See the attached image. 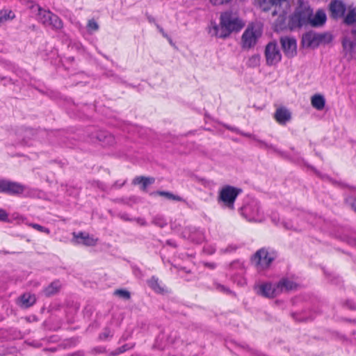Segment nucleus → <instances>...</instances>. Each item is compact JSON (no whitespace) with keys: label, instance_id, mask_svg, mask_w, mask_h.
Returning a JSON list of instances; mask_svg holds the SVG:
<instances>
[{"label":"nucleus","instance_id":"1","mask_svg":"<svg viewBox=\"0 0 356 356\" xmlns=\"http://www.w3.org/2000/svg\"><path fill=\"white\" fill-rule=\"evenodd\" d=\"M220 28L215 23L211 22L209 33L211 36L225 38L233 31H240L244 23L237 16L230 12H225L220 16Z\"/></svg>","mask_w":356,"mask_h":356},{"label":"nucleus","instance_id":"2","mask_svg":"<svg viewBox=\"0 0 356 356\" xmlns=\"http://www.w3.org/2000/svg\"><path fill=\"white\" fill-rule=\"evenodd\" d=\"M242 192L241 188L229 185L225 186L219 191L218 202L224 207L230 210L234 209V202Z\"/></svg>","mask_w":356,"mask_h":356},{"label":"nucleus","instance_id":"3","mask_svg":"<svg viewBox=\"0 0 356 356\" xmlns=\"http://www.w3.org/2000/svg\"><path fill=\"white\" fill-rule=\"evenodd\" d=\"M254 5L264 11L275 7L273 15L279 14L280 15H286L290 7L288 0H254Z\"/></svg>","mask_w":356,"mask_h":356},{"label":"nucleus","instance_id":"4","mask_svg":"<svg viewBox=\"0 0 356 356\" xmlns=\"http://www.w3.org/2000/svg\"><path fill=\"white\" fill-rule=\"evenodd\" d=\"M241 214L250 222H261L264 220V212L261 210L259 202L251 200L241 207Z\"/></svg>","mask_w":356,"mask_h":356},{"label":"nucleus","instance_id":"5","mask_svg":"<svg viewBox=\"0 0 356 356\" xmlns=\"http://www.w3.org/2000/svg\"><path fill=\"white\" fill-rule=\"evenodd\" d=\"M276 257L274 250L263 248L254 253L252 259L259 269L263 270L268 268Z\"/></svg>","mask_w":356,"mask_h":356},{"label":"nucleus","instance_id":"6","mask_svg":"<svg viewBox=\"0 0 356 356\" xmlns=\"http://www.w3.org/2000/svg\"><path fill=\"white\" fill-rule=\"evenodd\" d=\"M245 272V263L240 260H236L229 264L227 275L238 286H244L246 284V279L244 277Z\"/></svg>","mask_w":356,"mask_h":356},{"label":"nucleus","instance_id":"7","mask_svg":"<svg viewBox=\"0 0 356 356\" xmlns=\"http://www.w3.org/2000/svg\"><path fill=\"white\" fill-rule=\"evenodd\" d=\"M311 15L312 10L310 8L302 6L298 7L289 18V26L290 29H294L308 24Z\"/></svg>","mask_w":356,"mask_h":356},{"label":"nucleus","instance_id":"8","mask_svg":"<svg viewBox=\"0 0 356 356\" xmlns=\"http://www.w3.org/2000/svg\"><path fill=\"white\" fill-rule=\"evenodd\" d=\"M38 11V19L45 26L51 27L55 29L62 28L63 23L60 19L49 10H46L37 6Z\"/></svg>","mask_w":356,"mask_h":356},{"label":"nucleus","instance_id":"9","mask_svg":"<svg viewBox=\"0 0 356 356\" xmlns=\"http://www.w3.org/2000/svg\"><path fill=\"white\" fill-rule=\"evenodd\" d=\"M265 56L268 65H275L281 60L282 55L276 42H272L266 45Z\"/></svg>","mask_w":356,"mask_h":356},{"label":"nucleus","instance_id":"10","mask_svg":"<svg viewBox=\"0 0 356 356\" xmlns=\"http://www.w3.org/2000/svg\"><path fill=\"white\" fill-rule=\"evenodd\" d=\"M257 293L265 298H274L279 294L277 284L270 282H264L255 286Z\"/></svg>","mask_w":356,"mask_h":356},{"label":"nucleus","instance_id":"11","mask_svg":"<svg viewBox=\"0 0 356 356\" xmlns=\"http://www.w3.org/2000/svg\"><path fill=\"white\" fill-rule=\"evenodd\" d=\"M260 35V32L253 26H249L242 35V43L244 48L253 47Z\"/></svg>","mask_w":356,"mask_h":356},{"label":"nucleus","instance_id":"12","mask_svg":"<svg viewBox=\"0 0 356 356\" xmlns=\"http://www.w3.org/2000/svg\"><path fill=\"white\" fill-rule=\"evenodd\" d=\"M72 242L74 244H83L86 246H94L97 242V238L90 236L86 232H73Z\"/></svg>","mask_w":356,"mask_h":356},{"label":"nucleus","instance_id":"13","mask_svg":"<svg viewBox=\"0 0 356 356\" xmlns=\"http://www.w3.org/2000/svg\"><path fill=\"white\" fill-rule=\"evenodd\" d=\"M23 138L22 139V143L26 145H33V143L30 141L32 138H42L44 136H49L50 133L45 130L35 131L32 129H26L22 131ZM53 132H51V134Z\"/></svg>","mask_w":356,"mask_h":356},{"label":"nucleus","instance_id":"14","mask_svg":"<svg viewBox=\"0 0 356 356\" xmlns=\"http://www.w3.org/2000/svg\"><path fill=\"white\" fill-rule=\"evenodd\" d=\"M284 54L288 57H293L296 54V40L293 38L284 37L280 40Z\"/></svg>","mask_w":356,"mask_h":356},{"label":"nucleus","instance_id":"15","mask_svg":"<svg viewBox=\"0 0 356 356\" xmlns=\"http://www.w3.org/2000/svg\"><path fill=\"white\" fill-rule=\"evenodd\" d=\"M331 16L337 19L344 15L346 7L345 3L340 0H332L329 6Z\"/></svg>","mask_w":356,"mask_h":356},{"label":"nucleus","instance_id":"16","mask_svg":"<svg viewBox=\"0 0 356 356\" xmlns=\"http://www.w3.org/2000/svg\"><path fill=\"white\" fill-rule=\"evenodd\" d=\"M230 129L243 136L250 138L252 140L256 141L258 143V146L260 148H263V149H265L267 150H271L273 152H277V149L275 146H273V145L268 144L264 140H259L256 135H254V134H252L250 133L243 132L236 128H231Z\"/></svg>","mask_w":356,"mask_h":356},{"label":"nucleus","instance_id":"17","mask_svg":"<svg viewBox=\"0 0 356 356\" xmlns=\"http://www.w3.org/2000/svg\"><path fill=\"white\" fill-rule=\"evenodd\" d=\"M274 118L281 125H285L291 119V113L285 107H280L274 113Z\"/></svg>","mask_w":356,"mask_h":356},{"label":"nucleus","instance_id":"18","mask_svg":"<svg viewBox=\"0 0 356 356\" xmlns=\"http://www.w3.org/2000/svg\"><path fill=\"white\" fill-rule=\"evenodd\" d=\"M26 191V187L19 183L7 180L5 193L10 195L24 194Z\"/></svg>","mask_w":356,"mask_h":356},{"label":"nucleus","instance_id":"19","mask_svg":"<svg viewBox=\"0 0 356 356\" xmlns=\"http://www.w3.org/2000/svg\"><path fill=\"white\" fill-rule=\"evenodd\" d=\"M327 19L325 13L323 10H318L315 15L309 17L308 24L313 27H318L323 26Z\"/></svg>","mask_w":356,"mask_h":356},{"label":"nucleus","instance_id":"20","mask_svg":"<svg viewBox=\"0 0 356 356\" xmlns=\"http://www.w3.org/2000/svg\"><path fill=\"white\" fill-rule=\"evenodd\" d=\"M279 293L289 290H293L296 288L297 284L288 278L282 279L277 284Z\"/></svg>","mask_w":356,"mask_h":356},{"label":"nucleus","instance_id":"21","mask_svg":"<svg viewBox=\"0 0 356 356\" xmlns=\"http://www.w3.org/2000/svg\"><path fill=\"white\" fill-rule=\"evenodd\" d=\"M188 238L194 243H200L204 239V234L203 232L199 229L195 227L190 228Z\"/></svg>","mask_w":356,"mask_h":356},{"label":"nucleus","instance_id":"22","mask_svg":"<svg viewBox=\"0 0 356 356\" xmlns=\"http://www.w3.org/2000/svg\"><path fill=\"white\" fill-rule=\"evenodd\" d=\"M147 284L156 293H163L165 291L162 283L159 280V278L155 276H152L147 281Z\"/></svg>","mask_w":356,"mask_h":356},{"label":"nucleus","instance_id":"23","mask_svg":"<svg viewBox=\"0 0 356 356\" xmlns=\"http://www.w3.org/2000/svg\"><path fill=\"white\" fill-rule=\"evenodd\" d=\"M312 106L318 111H322L325 106V99L320 94H316L311 98Z\"/></svg>","mask_w":356,"mask_h":356},{"label":"nucleus","instance_id":"24","mask_svg":"<svg viewBox=\"0 0 356 356\" xmlns=\"http://www.w3.org/2000/svg\"><path fill=\"white\" fill-rule=\"evenodd\" d=\"M36 301L35 295L29 293L23 294L19 298V304L22 307L28 308L32 306Z\"/></svg>","mask_w":356,"mask_h":356},{"label":"nucleus","instance_id":"25","mask_svg":"<svg viewBox=\"0 0 356 356\" xmlns=\"http://www.w3.org/2000/svg\"><path fill=\"white\" fill-rule=\"evenodd\" d=\"M155 181V179L154 177H145L143 176L136 177L133 180V184H142L141 189L143 191H145L147 186L154 184Z\"/></svg>","mask_w":356,"mask_h":356},{"label":"nucleus","instance_id":"26","mask_svg":"<svg viewBox=\"0 0 356 356\" xmlns=\"http://www.w3.org/2000/svg\"><path fill=\"white\" fill-rule=\"evenodd\" d=\"M323 36L321 35H316L312 33H307L303 36V42L308 47H312L315 44L316 42L321 41Z\"/></svg>","mask_w":356,"mask_h":356},{"label":"nucleus","instance_id":"27","mask_svg":"<svg viewBox=\"0 0 356 356\" xmlns=\"http://www.w3.org/2000/svg\"><path fill=\"white\" fill-rule=\"evenodd\" d=\"M151 195H160L165 197L168 200H175L177 202H181L183 201V198L179 195H174L173 193L168 191H155L151 193Z\"/></svg>","mask_w":356,"mask_h":356},{"label":"nucleus","instance_id":"28","mask_svg":"<svg viewBox=\"0 0 356 356\" xmlns=\"http://www.w3.org/2000/svg\"><path fill=\"white\" fill-rule=\"evenodd\" d=\"M60 283L59 281H54L51 282L44 290V293L47 296H50L56 293L60 288Z\"/></svg>","mask_w":356,"mask_h":356},{"label":"nucleus","instance_id":"29","mask_svg":"<svg viewBox=\"0 0 356 356\" xmlns=\"http://www.w3.org/2000/svg\"><path fill=\"white\" fill-rule=\"evenodd\" d=\"M14 17H15V15L11 10H1L0 11V24L8 19H13Z\"/></svg>","mask_w":356,"mask_h":356},{"label":"nucleus","instance_id":"30","mask_svg":"<svg viewBox=\"0 0 356 356\" xmlns=\"http://www.w3.org/2000/svg\"><path fill=\"white\" fill-rule=\"evenodd\" d=\"M152 223L162 228L167 225V220L163 216L156 215L153 218Z\"/></svg>","mask_w":356,"mask_h":356},{"label":"nucleus","instance_id":"31","mask_svg":"<svg viewBox=\"0 0 356 356\" xmlns=\"http://www.w3.org/2000/svg\"><path fill=\"white\" fill-rule=\"evenodd\" d=\"M126 183V181L124 180V181H116L110 188L109 189L110 190H112V189H116V188H121L122 186L124 185V184ZM99 187L102 190V191H107L108 190V188L104 184H100V185L99 186Z\"/></svg>","mask_w":356,"mask_h":356},{"label":"nucleus","instance_id":"32","mask_svg":"<svg viewBox=\"0 0 356 356\" xmlns=\"http://www.w3.org/2000/svg\"><path fill=\"white\" fill-rule=\"evenodd\" d=\"M345 23L347 24H351L356 22V9H352L349 10L346 17L344 19Z\"/></svg>","mask_w":356,"mask_h":356},{"label":"nucleus","instance_id":"33","mask_svg":"<svg viewBox=\"0 0 356 356\" xmlns=\"http://www.w3.org/2000/svg\"><path fill=\"white\" fill-rule=\"evenodd\" d=\"M343 49L352 53L355 47V42L349 39H344L342 42Z\"/></svg>","mask_w":356,"mask_h":356},{"label":"nucleus","instance_id":"34","mask_svg":"<svg viewBox=\"0 0 356 356\" xmlns=\"http://www.w3.org/2000/svg\"><path fill=\"white\" fill-rule=\"evenodd\" d=\"M86 28L88 31L91 34L93 32L98 31L99 25L95 19H90L88 22Z\"/></svg>","mask_w":356,"mask_h":356},{"label":"nucleus","instance_id":"35","mask_svg":"<svg viewBox=\"0 0 356 356\" xmlns=\"http://www.w3.org/2000/svg\"><path fill=\"white\" fill-rule=\"evenodd\" d=\"M113 332L109 328H105L103 332L100 334L99 338L103 340L108 339L112 337Z\"/></svg>","mask_w":356,"mask_h":356},{"label":"nucleus","instance_id":"36","mask_svg":"<svg viewBox=\"0 0 356 356\" xmlns=\"http://www.w3.org/2000/svg\"><path fill=\"white\" fill-rule=\"evenodd\" d=\"M115 294L126 300L130 298V293L127 290L118 289L115 291Z\"/></svg>","mask_w":356,"mask_h":356},{"label":"nucleus","instance_id":"37","mask_svg":"<svg viewBox=\"0 0 356 356\" xmlns=\"http://www.w3.org/2000/svg\"><path fill=\"white\" fill-rule=\"evenodd\" d=\"M29 226L33 227V229L40 232H44V233H46V234H49L50 233V231L48 228L45 227H43L42 225H40L38 224H36V223H31L29 224Z\"/></svg>","mask_w":356,"mask_h":356},{"label":"nucleus","instance_id":"38","mask_svg":"<svg viewBox=\"0 0 356 356\" xmlns=\"http://www.w3.org/2000/svg\"><path fill=\"white\" fill-rule=\"evenodd\" d=\"M232 0H209L213 6H222L229 3Z\"/></svg>","mask_w":356,"mask_h":356},{"label":"nucleus","instance_id":"39","mask_svg":"<svg viewBox=\"0 0 356 356\" xmlns=\"http://www.w3.org/2000/svg\"><path fill=\"white\" fill-rule=\"evenodd\" d=\"M203 250L208 254H212L216 252V248L212 245H207L204 247Z\"/></svg>","mask_w":356,"mask_h":356},{"label":"nucleus","instance_id":"40","mask_svg":"<svg viewBox=\"0 0 356 356\" xmlns=\"http://www.w3.org/2000/svg\"><path fill=\"white\" fill-rule=\"evenodd\" d=\"M0 220L2 222H8V213L3 209H0Z\"/></svg>","mask_w":356,"mask_h":356},{"label":"nucleus","instance_id":"41","mask_svg":"<svg viewBox=\"0 0 356 356\" xmlns=\"http://www.w3.org/2000/svg\"><path fill=\"white\" fill-rule=\"evenodd\" d=\"M131 346H129V345L126 344L122 346V347L119 348L115 352V355H118L122 353L125 352L126 350L130 349Z\"/></svg>","mask_w":356,"mask_h":356},{"label":"nucleus","instance_id":"42","mask_svg":"<svg viewBox=\"0 0 356 356\" xmlns=\"http://www.w3.org/2000/svg\"><path fill=\"white\" fill-rule=\"evenodd\" d=\"M156 26L157 28V29L159 30V31L162 34V35L166 38H168L170 41V42L171 43L172 41H171V39L170 38L168 37V34L164 31L163 29L158 24H156Z\"/></svg>","mask_w":356,"mask_h":356},{"label":"nucleus","instance_id":"43","mask_svg":"<svg viewBox=\"0 0 356 356\" xmlns=\"http://www.w3.org/2000/svg\"><path fill=\"white\" fill-rule=\"evenodd\" d=\"M6 179H0V193H5Z\"/></svg>","mask_w":356,"mask_h":356},{"label":"nucleus","instance_id":"44","mask_svg":"<svg viewBox=\"0 0 356 356\" xmlns=\"http://www.w3.org/2000/svg\"><path fill=\"white\" fill-rule=\"evenodd\" d=\"M216 288H217V289H218L220 291L227 292V293L229 292V290L223 285L218 284Z\"/></svg>","mask_w":356,"mask_h":356},{"label":"nucleus","instance_id":"45","mask_svg":"<svg viewBox=\"0 0 356 356\" xmlns=\"http://www.w3.org/2000/svg\"><path fill=\"white\" fill-rule=\"evenodd\" d=\"M350 201L351 207L356 211V197L350 198Z\"/></svg>","mask_w":356,"mask_h":356},{"label":"nucleus","instance_id":"46","mask_svg":"<svg viewBox=\"0 0 356 356\" xmlns=\"http://www.w3.org/2000/svg\"><path fill=\"white\" fill-rule=\"evenodd\" d=\"M136 222L140 225H146V221L144 218H138L136 219Z\"/></svg>","mask_w":356,"mask_h":356},{"label":"nucleus","instance_id":"47","mask_svg":"<svg viewBox=\"0 0 356 356\" xmlns=\"http://www.w3.org/2000/svg\"><path fill=\"white\" fill-rule=\"evenodd\" d=\"M147 20L149 22L154 23L155 24H156L154 17H152L151 15H147Z\"/></svg>","mask_w":356,"mask_h":356},{"label":"nucleus","instance_id":"48","mask_svg":"<svg viewBox=\"0 0 356 356\" xmlns=\"http://www.w3.org/2000/svg\"><path fill=\"white\" fill-rule=\"evenodd\" d=\"M206 266L211 268V269H213L216 268V264L214 263H205L204 264Z\"/></svg>","mask_w":356,"mask_h":356},{"label":"nucleus","instance_id":"49","mask_svg":"<svg viewBox=\"0 0 356 356\" xmlns=\"http://www.w3.org/2000/svg\"><path fill=\"white\" fill-rule=\"evenodd\" d=\"M347 306L351 309H355L356 308V307L354 305L353 303H352L350 301H348L347 302Z\"/></svg>","mask_w":356,"mask_h":356},{"label":"nucleus","instance_id":"50","mask_svg":"<svg viewBox=\"0 0 356 356\" xmlns=\"http://www.w3.org/2000/svg\"><path fill=\"white\" fill-rule=\"evenodd\" d=\"M121 218L125 220H131V219L128 217V214L127 213L122 214Z\"/></svg>","mask_w":356,"mask_h":356},{"label":"nucleus","instance_id":"51","mask_svg":"<svg viewBox=\"0 0 356 356\" xmlns=\"http://www.w3.org/2000/svg\"><path fill=\"white\" fill-rule=\"evenodd\" d=\"M31 344L34 347H40V343L39 342H32Z\"/></svg>","mask_w":356,"mask_h":356},{"label":"nucleus","instance_id":"52","mask_svg":"<svg viewBox=\"0 0 356 356\" xmlns=\"http://www.w3.org/2000/svg\"><path fill=\"white\" fill-rule=\"evenodd\" d=\"M234 250H235L234 248H233L232 246H229V247H228L227 248L226 252H231V251Z\"/></svg>","mask_w":356,"mask_h":356},{"label":"nucleus","instance_id":"53","mask_svg":"<svg viewBox=\"0 0 356 356\" xmlns=\"http://www.w3.org/2000/svg\"><path fill=\"white\" fill-rule=\"evenodd\" d=\"M251 60H254V61H258L259 58L257 56H253V57H252Z\"/></svg>","mask_w":356,"mask_h":356},{"label":"nucleus","instance_id":"54","mask_svg":"<svg viewBox=\"0 0 356 356\" xmlns=\"http://www.w3.org/2000/svg\"><path fill=\"white\" fill-rule=\"evenodd\" d=\"M352 34L355 35L356 36V29H353L352 31Z\"/></svg>","mask_w":356,"mask_h":356},{"label":"nucleus","instance_id":"55","mask_svg":"<svg viewBox=\"0 0 356 356\" xmlns=\"http://www.w3.org/2000/svg\"><path fill=\"white\" fill-rule=\"evenodd\" d=\"M181 270L189 273V271H186V268H181Z\"/></svg>","mask_w":356,"mask_h":356},{"label":"nucleus","instance_id":"56","mask_svg":"<svg viewBox=\"0 0 356 356\" xmlns=\"http://www.w3.org/2000/svg\"><path fill=\"white\" fill-rule=\"evenodd\" d=\"M97 138L99 140H102V138L99 136H98Z\"/></svg>","mask_w":356,"mask_h":356}]
</instances>
